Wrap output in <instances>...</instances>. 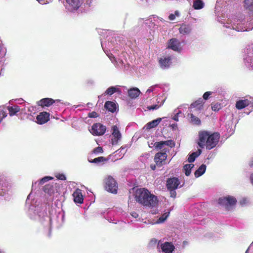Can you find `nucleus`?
Wrapping results in <instances>:
<instances>
[{
	"mask_svg": "<svg viewBox=\"0 0 253 253\" xmlns=\"http://www.w3.org/2000/svg\"><path fill=\"white\" fill-rule=\"evenodd\" d=\"M244 8L252 16L246 19L244 15L240 14L228 18L225 22H222L223 26L237 32L249 31L253 28V0H244Z\"/></svg>",
	"mask_w": 253,
	"mask_h": 253,
	"instance_id": "obj_1",
	"label": "nucleus"
},
{
	"mask_svg": "<svg viewBox=\"0 0 253 253\" xmlns=\"http://www.w3.org/2000/svg\"><path fill=\"white\" fill-rule=\"evenodd\" d=\"M32 197L31 192L28 196L26 201V205L29 207L28 216L31 219L39 221L50 229L52 225L51 219L47 215L45 209H43L42 205H40L39 203L37 204V201L32 199Z\"/></svg>",
	"mask_w": 253,
	"mask_h": 253,
	"instance_id": "obj_2",
	"label": "nucleus"
},
{
	"mask_svg": "<svg viewBox=\"0 0 253 253\" xmlns=\"http://www.w3.org/2000/svg\"><path fill=\"white\" fill-rule=\"evenodd\" d=\"M219 138L220 134L217 132L200 131L199 132L197 144L201 148L206 147L207 149L211 150L218 144Z\"/></svg>",
	"mask_w": 253,
	"mask_h": 253,
	"instance_id": "obj_3",
	"label": "nucleus"
},
{
	"mask_svg": "<svg viewBox=\"0 0 253 253\" xmlns=\"http://www.w3.org/2000/svg\"><path fill=\"white\" fill-rule=\"evenodd\" d=\"M135 199L139 204L148 207H155L158 202L157 197L145 188H139L136 190Z\"/></svg>",
	"mask_w": 253,
	"mask_h": 253,
	"instance_id": "obj_4",
	"label": "nucleus"
},
{
	"mask_svg": "<svg viewBox=\"0 0 253 253\" xmlns=\"http://www.w3.org/2000/svg\"><path fill=\"white\" fill-rule=\"evenodd\" d=\"M93 0H66V8L71 11L74 12L79 8L81 10H88L92 6Z\"/></svg>",
	"mask_w": 253,
	"mask_h": 253,
	"instance_id": "obj_5",
	"label": "nucleus"
},
{
	"mask_svg": "<svg viewBox=\"0 0 253 253\" xmlns=\"http://www.w3.org/2000/svg\"><path fill=\"white\" fill-rule=\"evenodd\" d=\"M12 193L11 183L5 175L0 174V197L8 201L12 197Z\"/></svg>",
	"mask_w": 253,
	"mask_h": 253,
	"instance_id": "obj_6",
	"label": "nucleus"
},
{
	"mask_svg": "<svg viewBox=\"0 0 253 253\" xmlns=\"http://www.w3.org/2000/svg\"><path fill=\"white\" fill-rule=\"evenodd\" d=\"M244 63L247 68L253 70V43L249 44L245 49Z\"/></svg>",
	"mask_w": 253,
	"mask_h": 253,
	"instance_id": "obj_7",
	"label": "nucleus"
},
{
	"mask_svg": "<svg viewBox=\"0 0 253 253\" xmlns=\"http://www.w3.org/2000/svg\"><path fill=\"white\" fill-rule=\"evenodd\" d=\"M158 249L162 253H172L175 250V246L171 242L161 240L158 241Z\"/></svg>",
	"mask_w": 253,
	"mask_h": 253,
	"instance_id": "obj_8",
	"label": "nucleus"
},
{
	"mask_svg": "<svg viewBox=\"0 0 253 253\" xmlns=\"http://www.w3.org/2000/svg\"><path fill=\"white\" fill-rule=\"evenodd\" d=\"M105 189L112 193L116 194L118 185L115 180L111 176H108L105 179Z\"/></svg>",
	"mask_w": 253,
	"mask_h": 253,
	"instance_id": "obj_9",
	"label": "nucleus"
},
{
	"mask_svg": "<svg viewBox=\"0 0 253 253\" xmlns=\"http://www.w3.org/2000/svg\"><path fill=\"white\" fill-rule=\"evenodd\" d=\"M112 134L111 142L113 145H117L122 139V134L117 126H113L112 127Z\"/></svg>",
	"mask_w": 253,
	"mask_h": 253,
	"instance_id": "obj_10",
	"label": "nucleus"
},
{
	"mask_svg": "<svg viewBox=\"0 0 253 253\" xmlns=\"http://www.w3.org/2000/svg\"><path fill=\"white\" fill-rule=\"evenodd\" d=\"M173 56L170 55H164L159 58V64L160 67L163 69L169 68L171 63Z\"/></svg>",
	"mask_w": 253,
	"mask_h": 253,
	"instance_id": "obj_11",
	"label": "nucleus"
},
{
	"mask_svg": "<svg viewBox=\"0 0 253 253\" xmlns=\"http://www.w3.org/2000/svg\"><path fill=\"white\" fill-rule=\"evenodd\" d=\"M106 127L100 123L93 124L91 127L90 132L93 135L99 136L104 134L106 131Z\"/></svg>",
	"mask_w": 253,
	"mask_h": 253,
	"instance_id": "obj_12",
	"label": "nucleus"
},
{
	"mask_svg": "<svg viewBox=\"0 0 253 253\" xmlns=\"http://www.w3.org/2000/svg\"><path fill=\"white\" fill-rule=\"evenodd\" d=\"M101 46L104 52L106 53L111 61L112 62H114V61H116L115 58L112 53H107L108 49L109 51L114 49L113 47L114 46V44L113 42L111 40V41L110 42H108L107 44L105 42H101Z\"/></svg>",
	"mask_w": 253,
	"mask_h": 253,
	"instance_id": "obj_13",
	"label": "nucleus"
},
{
	"mask_svg": "<svg viewBox=\"0 0 253 253\" xmlns=\"http://www.w3.org/2000/svg\"><path fill=\"white\" fill-rule=\"evenodd\" d=\"M248 106L253 107V98L250 97L249 98L241 99L237 101L236 103V107L239 110L242 109Z\"/></svg>",
	"mask_w": 253,
	"mask_h": 253,
	"instance_id": "obj_14",
	"label": "nucleus"
},
{
	"mask_svg": "<svg viewBox=\"0 0 253 253\" xmlns=\"http://www.w3.org/2000/svg\"><path fill=\"white\" fill-rule=\"evenodd\" d=\"M236 199L232 196H228L219 199L218 203L221 205L225 206L227 208L236 204Z\"/></svg>",
	"mask_w": 253,
	"mask_h": 253,
	"instance_id": "obj_15",
	"label": "nucleus"
},
{
	"mask_svg": "<svg viewBox=\"0 0 253 253\" xmlns=\"http://www.w3.org/2000/svg\"><path fill=\"white\" fill-rule=\"evenodd\" d=\"M168 48L177 52H180L182 48L181 42L176 39L174 38L169 40Z\"/></svg>",
	"mask_w": 253,
	"mask_h": 253,
	"instance_id": "obj_16",
	"label": "nucleus"
},
{
	"mask_svg": "<svg viewBox=\"0 0 253 253\" xmlns=\"http://www.w3.org/2000/svg\"><path fill=\"white\" fill-rule=\"evenodd\" d=\"M10 116L16 115V113L21 112V113H26V108H21V106L17 105L8 106L7 107Z\"/></svg>",
	"mask_w": 253,
	"mask_h": 253,
	"instance_id": "obj_17",
	"label": "nucleus"
},
{
	"mask_svg": "<svg viewBox=\"0 0 253 253\" xmlns=\"http://www.w3.org/2000/svg\"><path fill=\"white\" fill-rule=\"evenodd\" d=\"M164 150H165V151L157 153L155 156V162L159 167H161L163 165V162H165L167 157L166 153L167 150L166 149H164Z\"/></svg>",
	"mask_w": 253,
	"mask_h": 253,
	"instance_id": "obj_18",
	"label": "nucleus"
},
{
	"mask_svg": "<svg viewBox=\"0 0 253 253\" xmlns=\"http://www.w3.org/2000/svg\"><path fill=\"white\" fill-rule=\"evenodd\" d=\"M203 104V99L202 98L199 99L191 105L190 112H197V113H199L202 109Z\"/></svg>",
	"mask_w": 253,
	"mask_h": 253,
	"instance_id": "obj_19",
	"label": "nucleus"
},
{
	"mask_svg": "<svg viewBox=\"0 0 253 253\" xmlns=\"http://www.w3.org/2000/svg\"><path fill=\"white\" fill-rule=\"evenodd\" d=\"M37 123L42 125L47 122L49 120V114L46 112H42L37 116Z\"/></svg>",
	"mask_w": 253,
	"mask_h": 253,
	"instance_id": "obj_20",
	"label": "nucleus"
},
{
	"mask_svg": "<svg viewBox=\"0 0 253 253\" xmlns=\"http://www.w3.org/2000/svg\"><path fill=\"white\" fill-rule=\"evenodd\" d=\"M180 182L177 178L173 177L167 180V186L168 189H177Z\"/></svg>",
	"mask_w": 253,
	"mask_h": 253,
	"instance_id": "obj_21",
	"label": "nucleus"
},
{
	"mask_svg": "<svg viewBox=\"0 0 253 253\" xmlns=\"http://www.w3.org/2000/svg\"><path fill=\"white\" fill-rule=\"evenodd\" d=\"M73 196L74 197V201L75 203L79 204L83 203L84 199L81 190L77 189L74 192Z\"/></svg>",
	"mask_w": 253,
	"mask_h": 253,
	"instance_id": "obj_22",
	"label": "nucleus"
},
{
	"mask_svg": "<svg viewBox=\"0 0 253 253\" xmlns=\"http://www.w3.org/2000/svg\"><path fill=\"white\" fill-rule=\"evenodd\" d=\"M115 92H119V93L121 92V89L118 87V86H112L109 87V88H108L106 89V90L104 93L103 95H111ZM102 95H103V94H102L101 95L98 96V98H100Z\"/></svg>",
	"mask_w": 253,
	"mask_h": 253,
	"instance_id": "obj_23",
	"label": "nucleus"
},
{
	"mask_svg": "<svg viewBox=\"0 0 253 253\" xmlns=\"http://www.w3.org/2000/svg\"><path fill=\"white\" fill-rule=\"evenodd\" d=\"M55 102V101L51 98H45L41 99L39 101L38 104L42 107L46 106L48 107L52 105L53 103Z\"/></svg>",
	"mask_w": 253,
	"mask_h": 253,
	"instance_id": "obj_24",
	"label": "nucleus"
},
{
	"mask_svg": "<svg viewBox=\"0 0 253 253\" xmlns=\"http://www.w3.org/2000/svg\"><path fill=\"white\" fill-rule=\"evenodd\" d=\"M140 93V91L137 87L130 88L128 90V94L130 98L132 99L136 98Z\"/></svg>",
	"mask_w": 253,
	"mask_h": 253,
	"instance_id": "obj_25",
	"label": "nucleus"
},
{
	"mask_svg": "<svg viewBox=\"0 0 253 253\" xmlns=\"http://www.w3.org/2000/svg\"><path fill=\"white\" fill-rule=\"evenodd\" d=\"M165 118L164 117L162 118H158L156 120H153L152 121L147 124L146 126V128L147 129H151L159 125L161 121Z\"/></svg>",
	"mask_w": 253,
	"mask_h": 253,
	"instance_id": "obj_26",
	"label": "nucleus"
},
{
	"mask_svg": "<svg viewBox=\"0 0 253 253\" xmlns=\"http://www.w3.org/2000/svg\"><path fill=\"white\" fill-rule=\"evenodd\" d=\"M53 179V177L51 176H45L43 177L39 181H36L35 182H33L32 183V190H33L34 188L36 186V185L38 184V185H42L44 184L45 182H47L50 180H51Z\"/></svg>",
	"mask_w": 253,
	"mask_h": 253,
	"instance_id": "obj_27",
	"label": "nucleus"
},
{
	"mask_svg": "<svg viewBox=\"0 0 253 253\" xmlns=\"http://www.w3.org/2000/svg\"><path fill=\"white\" fill-rule=\"evenodd\" d=\"M105 107L112 113L114 112L117 109L116 104L112 101H107L105 104Z\"/></svg>",
	"mask_w": 253,
	"mask_h": 253,
	"instance_id": "obj_28",
	"label": "nucleus"
},
{
	"mask_svg": "<svg viewBox=\"0 0 253 253\" xmlns=\"http://www.w3.org/2000/svg\"><path fill=\"white\" fill-rule=\"evenodd\" d=\"M206 166L202 164L195 172V176L196 177H199L202 175L206 171Z\"/></svg>",
	"mask_w": 253,
	"mask_h": 253,
	"instance_id": "obj_29",
	"label": "nucleus"
},
{
	"mask_svg": "<svg viewBox=\"0 0 253 253\" xmlns=\"http://www.w3.org/2000/svg\"><path fill=\"white\" fill-rule=\"evenodd\" d=\"M179 30L180 34L185 35L189 34L191 31V29L190 26L189 25H182L179 28Z\"/></svg>",
	"mask_w": 253,
	"mask_h": 253,
	"instance_id": "obj_30",
	"label": "nucleus"
},
{
	"mask_svg": "<svg viewBox=\"0 0 253 253\" xmlns=\"http://www.w3.org/2000/svg\"><path fill=\"white\" fill-rule=\"evenodd\" d=\"M193 113V112L189 113L188 115V117H189L191 122L195 125H200L201 123L200 120L198 117L194 116Z\"/></svg>",
	"mask_w": 253,
	"mask_h": 253,
	"instance_id": "obj_31",
	"label": "nucleus"
},
{
	"mask_svg": "<svg viewBox=\"0 0 253 253\" xmlns=\"http://www.w3.org/2000/svg\"><path fill=\"white\" fill-rule=\"evenodd\" d=\"M204 6V3L202 0H195L193 1V7L195 9H201Z\"/></svg>",
	"mask_w": 253,
	"mask_h": 253,
	"instance_id": "obj_32",
	"label": "nucleus"
},
{
	"mask_svg": "<svg viewBox=\"0 0 253 253\" xmlns=\"http://www.w3.org/2000/svg\"><path fill=\"white\" fill-rule=\"evenodd\" d=\"M194 167L193 164H187L184 165L183 169L185 174L186 176H189L191 173V170Z\"/></svg>",
	"mask_w": 253,
	"mask_h": 253,
	"instance_id": "obj_33",
	"label": "nucleus"
},
{
	"mask_svg": "<svg viewBox=\"0 0 253 253\" xmlns=\"http://www.w3.org/2000/svg\"><path fill=\"white\" fill-rule=\"evenodd\" d=\"M169 211L164 213L156 222V223L159 224L164 222L169 216Z\"/></svg>",
	"mask_w": 253,
	"mask_h": 253,
	"instance_id": "obj_34",
	"label": "nucleus"
},
{
	"mask_svg": "<svg viewBox=\"0 0 253 253\" xmlns=\"http://www.w3.org/2000/svg\"><path fill=\"white\" fill-rule=\"evenodd\" d=\"M182 115V112L178 108L174 110L173 112V115L172 116V119L175 121H178V117L180 115Z\"/></svg>",
	"mask_w": 253,
	"mask_h": 253,
	"instance_id": "obj_35",
	"label": "nucleus"
},
{
	"mask_svg": "<svg viewBox=\"0 0 253 253\" xmlns=\"http://www.w3.org/2000/svg\"><path fill=\"white\" fill-rule=\"evenodd\" d=\"M107 160L103 157H98L94 159L93 160L90 161V163L98 164L101 162H104Z\"/></svg>",
	"mask_w": 253,
	"mask_h": 253,
	"instance_id": "obj_36",
	"label": "nucleus"
},
{
	"mask_svg": "<svg viewBox=\"0 0 253 253\" xmlns=\"http://www.w3.org/2000/svg\"><path fill=\"white\" fill-rule=\"evenodd\" d=\"M153 19L152 18H150L149 19H147L145 20H144L143 19H140L139 22L141 24H144L146 25H148L149 27H151L150 24L153 23Z\"/></svg>",
	"mask_w": 253,
	"mask_h": 253,
	"instance_id": "obj_37",
	"label": "nucleus"
},
{
	"mask_svg": "<svg viewBox=\"0 0 253 253\" xmlns=\"http://www.w3.org/2000/svg\"><path fill=\"white\" fill-rule=\"evenodd\" d=\"M164 103V100H162V102L160 104H155L153 105L148 107V109L150 110H154L158 109L160 107H161Z\"/></svg>",
	"mask_w": 253,
	"mask_h": 253,
	"instance_id": "obj_38",
	"label": "nucleus"
},
{
	"mask_svg": "<svg viewBox=\"0 0 253 253\" xmlns=\"http://www.w3.org/2000/svg\"><path fill=\"white\" fill-rule=\"evenodd\" d=\"M180 16V13L178 10H176L174 11V13H171L169 14V19L170 20H174L175 19L176 17H179Z\"/></svg>",
	"mask_w": 253,
	"mask_h": 253,
	"instance_id": "obj_39",
	"label": "nucleus"
},
{
	"mask_svg": "<svg viewBox=\"0 0 253 253\" xmlns=\"http://www.w3.org/2000/svg\"><path fill=\"white\" fill-rule=\"evenodd\" d=\"M23 108H26V110L27 113H24L25 114H31L32 113H34L35 111V108L33 106H26L25 104L23 106Z\"/></svg>",
	"mask_w": 253,
	"mask_h": 253,
	"instance_id": "obj_40",
	"label": "nucleus"
},
{
	"mask_svg": "<svg viewBox=\"0 0 253 253\" xmlns=\"http://www.w3.org/2000/svg\"><path fill=\"white\" fill-rule=\"evenodd\" d=\"M43 190L45 193H47L50 195L53 192L52 186L49 185H45L43 188Z\"/></svg>",
	"mask_w": 253,
	"mask_h": 253,
	"instance_id": "obj_41",
	"label": "nucleus"
},
{
	"mask_svg": "<svg viewBox=\"0 0 253 253\" xmlns=\"http://www.w3.org/2000/svg\"><path fill=\"white\" fill-rule=\"evenodd\" d=\"M154 146L155 148L158 150H160L163 148L165 146L164 141H160L155 143Z\"/></svg>",
	"mask_w": 253,
	"mask_h": 253,
	"instance_id": "obj_42",
	"label": "nucleus"
},
{
	"mask_svg": "<svg viewBox=\"0 0 253 253\" xmlns=\"http://www.w3.org/2000/svg\"><path fill=\"white\" fill-rule=\"evenodd\" d=\"M164 143L165 146V145L169 146L170 148H172V147H174V146H175V143L172 140H168L167 141H164Z\"/></svg>",
	"mask_w": 253,
	"mask_h": 253,
	"instance_id": "obj_43",
	"label": "nucleus"
},
{
	"mask_svg": "<svg viewBox=\"0 0 253 253\" xmlns=\"http://www.w3.org/2000/svg\"><path fill=\"white\" fill-rule=\"evenodd\" d=\"M157 86V85L156 84V85H152L151 86H150L147 90V91H146V94H149V93H150L151 92H152L153 91H154L155 90V89L156 88V87Z\"/></svg>",
	"mask_w": 253,
	"mask_h": 253,
	"instance_id": "obj_44",
	"label": "nucleus"
},
{
	"mask_svg": "<svg viewBox=\"0 0 253 253\" xmlns=\"http://www.w3.org/2000/svg\"><path fill=\"white\" fill-rule=\"evenodd\" d=\"M158 242L157 239L153 238L149 242V246L151 247L155 246L157 244L158 245Z\"/></svg>",
	"mask_w": 253,
	"mask_h": 253,
	"instance_id": "obj_45",
	"label": "nucleus"
},
{
	"mask_svg": "<svg viewBox=\"0 0 253 253\" xmlns=\"http://www.w3.org/2000/svg\"><path fill=\"white\" fill-rule=\"evenodd\" d=\"M202 153V150L201 149H198V150L196 152H192V156L193 155L195 156V158H197Z\"/></svg>",
	"mask_w": 253,
	"mask_h": 253,
	"instance_id": "obj_46",
	"label": "nucleus"
},
{
	"mask_svg": "<svg viewBox=\"0 0 253 253\" xmlns=\"http://www.w3.org/2000/svg\"><path fill=\"white\" fill-rule=\"evenodd\" d=\"M212 94V92L211 91H207L206 92L203 96V99L204 100H207L209 96Z\"/></svg>",
	"mask_w": 253,
	"mask_h": 253,
	"instance_id": "obj_47",
	"label": "nucleus"
},
{
	"mask_svg": "<svg viewBox=\"0 0 253 253\" xmlns=\"http://www.w3.org/2000/svg\"><path fill=\"white\" fill-rule=\"evenodd\" d=\"M93 152L96 154L101 153L103 152V149L101 147H98L94 149Z\"/></svg>",
	"mask_w": 253,
	"mask_h": 253,
	"instance_id": "obj_48",
	"label": "nucleus"
},
{
	"mask_svg": "<svg viewBox=\"0 0 253 253\" xmlns=\"http://www.w3.org/2000/svg\"><path fill=\"white\" fill-rule=\"evenodd\" d=\"M196 158H195V156L192 155V154H190L189 155V157L188 158L187 161L189 163H192L194 162Z\"/></svg>",
	"mask_w": 253,
	"mask_h": 253,
	"instance_id": "obj_49",
	"label": "nucleus"
},
{
	"mask_svg": "<svg viewBox=\"0 0 253 253\" xmlns=\"http://www.w3.org/2000/svg\"><path fill=\"white\" fill-rule=\"evenodd\" d=\"M176 189H169L170 191V196L172 198H175L176 195V193L175 192Z\"/></svg>",
	"mask_w": 253,
	"mask_h": 253,
	"instance_id": "obj_50",
	"label": "nucleus"
},
{
	"mask_svg": "<svg viewBox=\"0 0 253 253\" xmlns=\"http://www.w3.org/2000/svg\"><path fill=\"white\" fill-rule=\"evenodd\" d=\"M56 177L60 180H64L66 179V176L63 174H57Z\"/></svg>",
	"mask_w": 253,
	"mask_h": 253,
	"instance_id": "obj_51",
	"label": "nucleus"
},
{
	"mask_svg": "<svg viewBox=\"0 0 253 253\" xmlns=\"http://www.w3.org/2000/svg\"><path fill=\"white\" fill-rule=\"evenodd\" d=\"M249 200L247 198H243L240 202L242 205H245L249 203Z\"/></svg>",
	"mask_w": 253,
	"mask_h": 253,
	"instance_id": "obj_52",
	"label": "nucleus"
},
{
	"mask_svg": "<svg viewBox=\"0 0 253 253\" xmlns=\"http://www.w3.org/2000/svg\"><path fill=\"white\" fill-rule=\"evenodd\" d=\"M212 110L214 111H218L219 109V105L216 104L211 107Z\"/></svg>",
	"mask_w": 253,
	"mask_h": 253,
	"instance_id": "obj_53",
	"label": "nucleus"
},
{
	"mask_svg": "<svg viewBox=\"0 0 253 253\" xmlns=\"http://www.w3.org/2000/svg\"><path fill=\"white\" fill-rule=\"evenodd\" d=\"M88 116L90 118H96L98 116H97V113L95 112H91V113L89 114Z\"/></svg>",
	"mask_w": 253,
	"mask_h": 253,
	"instance_id": "obj_54",
	"label": "nucleus"
},
{
	"mask_svg": "<svg viewBox=\"0 0 253 253\" xmlns=\"http://www.w3.org/2000/svg\"><path fill=\"white\" fill-rule=\"evenodd\" d=\"M130 214L133 217L135 218H136L138 217V214L135 211L131 212Z\"/></svg>",
	"mask_w": 253,
	"mask_h": 253,
	"instance_id": "obj_55",
	"label": "nucleus"
},
{
	"mask_svg": "<svg viewBox=\"0 0 253 253\" xmlns=\"http://www.w3.org/2000/svg\"><path fill=\"white\" fill-rule=\"evenodd\" d=\"M117 62V65L119 67H121L123 65V61L122 60H119V62H118L117 61H116Z\"/></svg>",
	"mask_w": 253,
	"mask_h": 253,
	"instance_id": "obj_56",
	"label": "nucleus"
},
{
	"mask_svg": "<svg viewBox=\"0 0 253 253\" xmlns=\"http://www.w3.org/2000/svg\"><path fill=\"white\" fill-rule=\"evenodd\" d=\"M154 19V21H160L162 22H165V20H163L162 18H159V17H153V18Z\"/></svg>",
	"mask_w": 253,
	"mask_h": 253,
	"instance_id": "obj_57",
	"label": "nucleus"
},
{
	"mask_svg": "<svg viewBox=\"0 0 253 253\" xmlns=\"http://www.w3.org/2000/svg\"><path fill=\"white\" fill-rule=\"evenodd\" d=\"M162 100H164V101H165V99H162L160 97H158L157 98V102H158V104H160L161 103V102H162Z\"/></svg>",
	"mask_w": 253,
	"mask_h": 253,
	"instance_id": "obj_58",
	"label": "nucleus"
},
{
	"mask_svg": "<svg viewBox=\"0 0 253 253\" xmlns=\"http://www.w3.org/2000/svg\"><path fill=\"white\" fill-rule=\"evenodd\" d=\"M150 168L152 170H155L156 169V165L155 164H151Z\"/></svg>",
	"mask_w": 253,
	"mask_h": 253,
	"instance_id": "obj_59",
	"label": "nucleus"
},
{
	"mask_svg": "<svg viewBox=\"0 0 253 253\" xmlns=\"http://www.w3.org/2000/svg\"><path fill=\"white\" fill-rule=\"evenodd\" d=\"M250 180L252 183V184L253 185V173H252L250 176Z\"/></svg>",
	"mask_w": 253,
	"mask_h": 253,
	"instance_id": "obj_60",
	"label": "nucleus"
},
{
	"mask_svg": "<svg viewBox=\"0 0 253 253\" xmlns=\"http://www.w3.org/2000/svg\"><path fill=\"white\" fill-rule=\"evenodd\" d=\"M171 126L173 129H176L177 128V124H173L171 125Z\"/></svg>",
	"mask_w": 253,
	"mask_h": 253,
	"instance_id": "obj_61",
	"label": "nucleus"
},
{
	"mask_svg": "<svg viewBox=\"0 0 253 253\" xmlns=\"http://www.w3.org/2000/svg\"><path fill=\"white\" fill-rule=\"evenodd\" d=\"M249 164L251 167H253V158L251 159Z\"/></svg>",
	"mask_w": 253,
	"mask_h": 253,
	"instance_id": "obj_62",
	"label": "nucleus"
},
{
	"mask_svg": "<svg viewBox=\"0 0 253 253\" xmlns=\"http://www.w3.org/2000/svg\"><path fill=\"white\" fill-rule=\"evenodd\" d=\"M125 149V147H121V150L119 151V153L122 152V151H124Z\"/></svg>",
	"mask_w": 253,
	"mask_h": 253,
	"instance_id": "obj_63",
	"label": "nucleus"
},
{
	"mask_svg": "<svg viewBox=\"0 0 253 253\" xmlns=\"http://www.w3.org/2000/svg\"><path fill=\"white\" fill-rule=\"evenodd\" d=\"M157 212H158V210H157V211H156V210H155V211H154L152 212V213L153 214H156V213H157Z\"/></svg>",
	"mask_w": 253,
	"mask_h": 253,
	"instance_id": "obj_64",
	"label": "nucleus"
}]
</instances>
